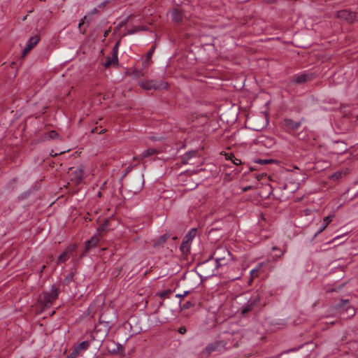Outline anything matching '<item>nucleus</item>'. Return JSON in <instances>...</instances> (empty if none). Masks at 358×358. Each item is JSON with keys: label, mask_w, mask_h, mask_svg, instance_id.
<instances>
[{"label": "nucleus", "mask_w": 358, "mask_h": 358, "mask_svg": "<svg viewBox=\"0 0 358 358\" xmlns=\"http://www.w3.org/2000/svg\"><path fill=\"white\" fill-rule=\"evenodd\" d=\"M357 118H358V115H357Z\"/></svg>", "instance_id": "a18cd8bd"}, {"label": "nucleus", "mask_w": 358, "mask_h": 358, "mask_svg": "<svg viewBox=\"0 0 358 358\" xmlns=\"http://www.w3.org/2000/svg\"><path fill=\"white\" fill-rule=\"evenodd\" d=\"M259 271V268H254L252 269L250 273L252 275V277H255V276H257V273Z\"/></svg>", "instance_id": "473e14b6"}, {"label": "nucleus", "mask_w": 358, "mask_h": 358, "mask_svg": "<svg viewBox=\"0 0 358 358\" xmlns=\"http://www.w3.org/2000/svg\"><path fill=\"white\" fill-rule=\"evenodd\" d=\"M186 331H187V329H186V328H185V327H180V328H179V329H178V332H179L180 334H185V333H186Z\"/></svg>", "instance_id": "72a5a7b5"}, {"label": "nucleus", "mask_w": 358, "mask_h": 358, "mask_svg": "<svg viewBox=\"0 0 358 358\" xmlns=\"http://www.w3.org/2000/svg\"><path fill=\"white\" fill-rule=\"evenodd\" d=\"M171 17L173 22L178 24L183 23V14L178 8H173L171 10Z\"/></svg>", "instance_id": "9d476101"}, {"label": "nucleus", "mask_w": 358, "mask_h": 358, "mask_svg": "<svg viewBox=\"0 0 358 358\" xmlns=\"http://www.w3.org/2000/svg\"><path fill=\"white\" fill-rule=\"evenodd\" d=\"M78 354L79 353L78 352V350L74 349V350L70 355H69L66 358H76Z\"/></svg>", "instance_id": "c85d7f7f"}, {"label": "nucleus", "mask_w": 358, "mask_h": 358, "mask_svg": "<svg viewBox=\"0 0 358 358\" xmlns=\"http://www.w3.org/2000/svg\"><path fill=\"white\" fill-rule=\"evenodd\" d=\"M120 41H117L115 45H114L112 51V57H108L106 58V60L104 63V66L106 68L110 67L112 64H117L118 63V57H117V52H118V47L120 45Z\"/></svg>", "instance_id": "423d86ee"}, {"label": "nucleus", "mask_w": 358, "mask_h": 358, "mask_svg": "<svg viewBox=\"0 0 358 358\" xmlns=\"http://www.w3.org/2000/svg\"><path fill=\"white\" fill-rule=\"evenodd\" d=\"M193 306V303L191 301H187L181 305L182 310L189 309Z\"/></svg>", "instance_id": "393cba45"}, {"label": "nucleus", "mask_w": 358, "mask_h": 358, "mask_svg": "<svg viewBox=\"0 0 358 358\" xmlns=\"http://www.w3.org/2000/svg\"><path fill=\"white\" fill-rule=\"evenodd\" d=\"M187 294H188V292H185L183 294H177V296L182 298V297H184L185 296H186Z\"/></svg>", "instance_id": "4c0bfd02"}, {"label": "nucleus", "mask_w": 358, "mask_h": 358, "mask_svg": "<svg viewBox=\"0 0 358 358\" xmlns=\"http://www.w3.org/2000/svg\"><path fill=\"white\" fill-rule=\"evenodd\" d=\"M336 17L349 23H352L355 20L356 14L348 10H341L337 12Z\"/></svg>", "instance_id": "6e6552de"}, {"label": "nucleus", "mask_w": 358, "mask_h": 358, "mask_svg": "<svg viewBox=\"0 0 358 358\" xmlns=\"http://www.w3.org/2000/svg\"><path fill=\"white\" fill-rule=\"evenodd\" d=\"M334 216H327L323 219V222L321 224L318 231L315 234V237L320 233H321L332 221Z\"/></svg>", "instance_id": "ddd939ff"}, {"label": "nucleus", "mask_w": 358, "mask_h": 358, "mask_svg": "<svg viewBox=\"0 0 358 358\" xmlns=\"http://www.w3.org/2000/svg\"><path fill=\"white\" fill-rule=\"evenodd\" d=\"M125 24H126V22H122L120 24V27H122V26H124Z\"/></svg>", "instance_id": "ea45409f"}, {"label": "nucleus", "mask_w": 358, "mask_h": 358, "mask_svg": "<svg viewBox=\"0 0 358 358\" xmlns=\"http://www.w3.org/2000/svg\"><path fill=\"white\" fill-rule=\"evenodd\" d=\"M260 304V296L257 294L248 301L246 306L241 310V314L245 315L248 312L252 310L255 307H257Z\"/></svg>", "instance_id": "39448f33"}, {"label": "nucleus", "mask_w": 358, "mask_h": 358, "mask_svg": "<svg viewBox=\"0 0 358 358\" xmlns=\"http://www.w3.org/2000/svg\"><path fill=\"white\" fill-rule=\"evenodd\" d=\"M74 274L73 273H71L69 274L64 279V283L65 285H69L73 280Z\"/></svg>", "instance_id": "5701e85b"}, {"label": "nucleus", "mask_w": 358, "mask_h": 358, "mask_svg": "<svg viewBox=\"0 0 358 358\" xmlns=\"http://www.w3.org/2000/svg\"><path fill=\"white\" fill-rule=\"evenodd\" d=\"M168 236L167 235L164 234L163 236H162L159 241H158V244L159 245H161V244H163L164 242H166V239H167Z\"/></svg>", "instance_id": "bb28decb"}, {"label": "nucleus", "mask_w": 358, "mask_h": 358, "mask_svg": "<svg viewBox=\"0 0 358 358\" xmlns=\"http://www.w3.org/2000/svg\"><path fill=\"white\" fill-rule=\"evenodd\" d=\"M215 350H216V346L215 345H210L206 348V351L208 352V353H210Z\"/></svg>", "instance_id": "cd10ccee"}, {"label": "nucleus", "mask_w": 358, "mask_h": 358, "mask_svg": "<svg viewBox=\"0 0 358 358\" xmlns=\"http://www.w3.org/2000/svg\"><path fill=\"white\" fill-rule=\"evenodd\" d=\"M234 164L238 165V164H240L241 163V161L240 159H235L234 161H233Z\"/></svg>", "instance_id": "e433bc0d"}, {"label": "nucleus", "mask_w": 358, "mask_h": 358, "mask_svg": "<svg viewBox=\"0 0 358 358\" xmlns=\"http://www.w3.org/2000/svg\"><path fill=\"white\" fill-rule=\"evenodd\" d=\"M89 346V343L87 341H83L80 343L76 348V350H78V352L79 353L81 350H86Z\"/></svg>", "instance_id": "aec40b11"}, {"label": "nucleus", "mask_w": 358, "mask_h": 358, "mask_svg": "<svg viewBox=\"0 0 358 358\" xmlns=\"http://www.w3.org/2000/svg\"><path fill=\"white\" fill-rule=\"evenodd\" d=\"M59 287L53 285L50 292H43L39 295L38 302L42 310L50 308L52 303L58 298Z\"/></svg>", "instance_id": "f257e3e1"}, {"label": "nucleus", "mask_w": 358, "mask_h": 358, "mask_svg": "<svg viewBox=\"0 0 358 358\" xmlns=\"http://www.w3.org/2000/svg\"><path fill=\"white\" fill-rule=\"evenodd\" d=\"M105 131V129H101V131H98V129L97 127H95L94 129H93L92 130V133H99V134H102Z\"/></svg>", "instance_id": "f704fd0d"}, {"label": "nucleus", "mask_w": 358, "mask_h": 358, "mask_svg": "<svg viewBox=\"0 0 358 358\" xmlns=\"http://www.w3.org/2000/svg\"><path fill=\"white\" fill-rule=\"evenodd\" d=\"M196 234V229H192L188 234L185 236L182 243L180 245V250L182 254L185 255L189 252L190 249V243L192 241L193 238L195 237Z\"/></svg>", "instance_id": "7ed1b4c3"}, {"label": "nucleus", "mask_w": 358, "mask_h": 358, "mask_svg": "<svg viewBox=\"0 0 358 358\" xmlns=\"http://www.w3.org/2000/svg\"><path fill=\"white\" fill-rule=\"evenodd\" d=\"M158 153H159V152L156 149L148 148V150H145L141 155V157L143 159V158L148 157H150L152 155H154L158 154Z\"/></svg>", "instance_id": "2eb2a0df"}, {"label": "nucleus", "mask_w": 358, "mask_h": 358, "mask_svg": "<svg viewBox=\"0 0 358 358\" xmlns=\"http://www.w3.org/2000/svg\"><path fill=\"white\" fill-rule=\"evenodd\" d=\"M155 50V46L153 45L152 47V48L150 50V51L147 53L146 58H145V62H144L145 63L148 62L151 59Z\"/></svg>", "instance_id": "4be33fe9"}, {"label": "nucleus", "mask_w": 358, "mask_h": 358, "mask_svg": "<svg viewBox=\"0 0 358 358\" xmlns=\"http://www.w3.org/2000/svg\"><path fill=\"white\" fill-rule=\"evenodd\" d=\"M271 162V160H268V159H259L257 161V162L260 164H267L268 163H270Z\"/></svg>", "instance_id": "c756f323"}, {"label": "nucleus", "mask_w": 358, "mask_h": 358, "mask_svg": "<svg viewBox=\"0 0 358 358\" xmlns=\"http://www.w3.org/2000/svg\"><path fill=\"white\" fill-rule=\"evenodd\" d=\"M59 136V134L55 131H50V132L48 133V138H50V139H54V138H57Z\"/></svg>", "instance_id": "a878e982"}, {"label": "nucleus", "mask_w": 358, "mask_h": 358, "mask_svg": "<svg viewBox=\"0 0 358 358\" xmlns=\"http://www.w3.org/2000/svg\"><path fill=\"white\" fill-rule=\"evenodd\" d=\"M131 75L132 76H134V78H139V77L142 76L143 75V73L140 70L134 69L132 71V73H131Z\"/></svg>", "instance_id": "b1692460"}, {"label": "nucleus", "mask_w": 358, "mask_h": 358, "mask_svg": "<svg viewBox=\"0 0 358 358\" xmlns=\"http://www.w3.org/2000/svg\"><path fill=\"white\" fill-rule=\"evenodd\" d=\"M345 175V173L343 172V171H338L334 173L332 175H331L329 176V178L334 181H337Z\"/></svg>", "instance_id": "f3484780"}, {"label": "nucleus", "mask_w": 358, "mask_h": 358, "mask_svg": "<svg viewBox=\"0 0 358 358\" xmlns=\"http://www.w3.org/2000/svg\"><path fill=\"white\" fill-rule=\"evenodd\" d=\"M285 126L292 130H296L299 127V123L292 120H285Z\"/></svg>", "instance_id": "4468645a"}, {"label": "nucleus", "mask_w": 358, "mask_h": 358, "mask_svg": "<svg viewBox=\"0 0 358 358\" xmlns=\"http://www.w3.org/2000/svg\"><path fill=\"white\" fill-rule=\"evenodd\" d=\"M260 304V296L257 294L248 301L246 306L241 310V314L245 315L248 312L252 310L255 307H257Z\"/></svg>", "instance_id": "20e7f679"}, {"label": "nucleus", "mask_w": 358, "mask_h": 358, "mask_svg": "<svg viewBox=\"0 0 358 358\" xmlns=\"http://www.w3.org/2000/svg\"><path fill=\"white\" fill-rule=\"evenodd\" d=\"M283 254V252H281L279 255H274L273 259L274 260H277L278 258L281 257V255Z\"/></svg>", "instance_id": "58836bf2"}, {"label": "nucleus", "mask_w": 358, "mask_h": 358, "mask_svg": "<svg viewBox=\"0 0 358 358\" xmlns=\"http://www.w3.org/2000/svg\"><path fill=\"white\" fill-rule=\"evenodd\" d=\"M312 79L311 73H302L294 76L293 82L296 84H303Z\"/></svg>", "instance_id": "f8f14e48"}, {"label": "nucleus", "mask_w": 358, "mask_h": 358, "mask_svg": "<svg viewBox=\"0 0 358 358\" xmlns=\"http://www.w3.org/2000/svg\"><path fill=\"white\" fill-rule=\"evenodd\" d=\"M75 180L76 183H80L83 180V170L81 168H79L78 169L75 171Z\"/></svg>", "instance_id": "a211bd4d"}, {"label": "nucleus", "mask_w": 358, "mask_h": 358, "mask_svg": "<svg viewBox=\"0 0 358 358\" xmlns=\"http://www.w3.org/2000/svg\"><path fill=\"white\" fill-rule=\"evenodd\" d=\"M40 38L38 36H32L27 42L22 51L23 56H25L29 51L38 43Z\"/></svg>", "instance_id": "1a4fd4ad"}, {"label": "nucleus", "mask_w": 358, "mask_h": 358, "mask_svg": "<svg viewBox=\"0 0 358 358\" xmlns=\"http://www.w3.org/2000/svg\"><path fill=\"white\" fill-rule=\"evenodd\" d=\"M85 21H86L87 22H88V21L87 20V17H84V18H83V20L81 21V22H80V23H79V24H78V28H79L80 29H81V27H82V26L85 23Z\"/></svg>", "instance_id": "7c9ffc66"}, {"label": "nucleus", "mask_w": 358, "mask_h": 358, "mask_svg": "<svg viewBox=\"0 0 358 358\" xmlns=\"http://www.w3.org/2000/svg\"><path fill=\"white\" fill-rule=\"evenodd\" d=\"M99 238L97 236H93L90 240L86 242L84 254L90 251L91 248H95L99 243Z\"/></svg>", "instance_id": "9b49d317"}, {"label": "nucleus", "mask_w": 358, "mask_h": 358, "mask_svg": "<svg viewBox=\"0 0 358 358\" xmlns=\"http://www.w3.org/2000/svg\"><path fill=\"white\" fill-rule=\"evenodd\" d=\"M108 31H106L105 32V34H104V36H108Z\"/></svg>", "instance_id": "79ce46f5"}, {"label": "nucleus", "mask_w": 358, "mask_h": 358, "mask_svg": "<svg viewBox=\"0 0 358 358\" xmlns=\"http://www.w3.org/2000/svg\"><path fill=\"white\" fill-rule=\"evenodd\" d=\"M76 248H77L76 245L72 244V245H69L66 248V249L64 250V252L71 256L76 251Z\"/></svg>", "instance_id": "412c9836"}, {"label": "nucleus", "mask_w": 358, "mask_h": 358, "mask_svg": "<svg viewBox=\"0 0 358 358\" xmlns=\"http://www.w3.org/2000/svg\"><path fill=\"white\" fill-rule=\"evenodd\" d=\"M278 250V248H277V247H273V250Z\"/></svg>", "instance_id": "37998d69"}, {"label": "nucleus", "mask_w": 358, "mask_h": 358, "mask_svg": "<svg viewBox=\"0 0 358 358\" xmlns=\"http://www.w3.org/2000/svg\"><path fill=\"white\" fill-rule=\"evenodd\" d=\"M306 215H308V212H309V210H306Z\"/></svg>", "instance_id": "c03bdc74"}, {"label": "nucleus", "mask_w": 358, "mask_h": 358, "mask_svg": "<svg viewBox=\"0 0 358 358\" xmlns=\"http://www.w3.org/2000/svg\"><path fill=\"white\" fill-rule=\"evenodd\" d=\"M139 86L146 90H159V89L167 88L168 84L166 83L158 82V81H156L154 80H141L139 83Z\"/></svg>", "instance_id": "f03ea898"}, {"label": "nucleus", "mask_w": 358, "mask_h": 358, "mask_svg": "<svg viewBox=\"0 0 358 358\" xmlns=\"http://www.w3.org/2000/svg\"><path fill=\"white\" fill-rule=\"evenodd\" d=\"M109 221L106 220L104 223H103L101 225H100L98 227V232L99 233L100 236H102L103 233L106 232L107 231V228L108 227Z\"/></svg>", "instance_id": "6ab92c4d"}, {"label": "nucleus", "mask_w": 358, "mask_h": 358, "mask_svg": "<svg viewBox=\"0 0 358 358\" xmlns=\"http://www.w3.org/2000/svg\"><path fill=\"white\" fill-rule=\"evenodd\" d=\"M70 257V255L66 253L64 251L58 257L57 259V264H62L65 263Z\"/></svg>", "instance_id": "dca6fc26"}, {"label": "nucleus", "mask_w": 358, "mask_h": 358, "mask_svg": "<svg viewBox=\"0 0 358 358\" xmlns=\"http://www.w3.org/2000/svg\"><path fill=\"white\" fill-rule=\"evenodd\" d=\"M349 300L348 299H342L337 305L336 307L340 310V312L345 311L348 314V317H352L355 315V310L353 308L348 306Z\"/></svg>", "instance_id": "0eeeda50"}, {"label": "nucleus", "mask_w": 358, "mask_h": 358, "mask_svg": "<svg viewBox=\"0 0 358 358\" xmlns=\"http://www.w3.org/2000/svg\"><path fill=\"white\" fill-rule=\"evenodd\" d=\"M143 29H144V28H143V27H135L132 31H131L129 32V34H134V33H136L137 31H138V30H143Z\"/></svg>", "instance_id": "2f4dec72"}, {"label": "nucleus", "mask_w": 358, "mask_h": 358, "mask_svg": "<svg viewBox=\"0 0 358 358\" xmlns=\"http://www.w3.org/2000/svg\"><path fill=\"white\" fill-rule=\"evenodd\" d=\"M97 12V9L96 8H94L92 11V13H96Z\"/></svg>", "instance_id": "a19ab883"}, {"label": "nucleus", "mask_w": 358, "mask_h": 358, "mask_svg": "<svg viewBox=\"0 0 358 358\" xmlns=\"http://www.w3.org/2000/svg\"><path fill=\"white\" fill-rule=\"evenodd\" d=\"M224 259H222V258H220V257H216V262L218 264L221 265L222 264V261Z\"/></svg>", "instance_id": "c9c22d12"}]
</instances>
